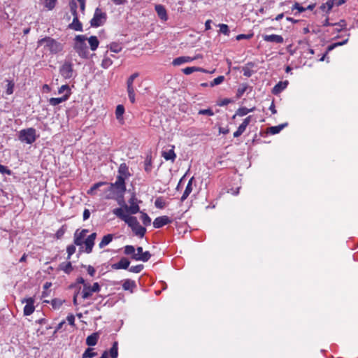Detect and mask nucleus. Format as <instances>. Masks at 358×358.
Returning <instances> with one entry per match:
<instances>
[{"label": "nucleus", "mask_w": 358, "mask_h": 358, "mask_svg": "<svg viewBox=\"0 0 358 358\" xmlns=\"http://www.w3.org/2000/svg\"><path fill=\"white\" fill-rule=\"evenodd\" d=\"M118 356V343L115 341L109 350L103 352L100 358H117Z\"/></svg>", "instance_id": "9b49d317"}, {"label": "nucleus", "mask_w": 358, "mask_h": 358, "mask_svg": "<svg viewBox=\"0 0 358 358\" xmlns=\"http://www.w3.org/2000/svg\"><path fill=\"white\" fill-rule=\"evenodd\" d=\"M193 180H194L193 177L189 180L187 185L186 186V188L183 192V194L181 196L182 201H184L188 197V196L190 194V193L192 192Z\"/></svg>", "instance_id": "cd10ccee"}, {"label": "nucleus", "mask_w": 358, "mask_h": 358, "mask_svg": "<svg viewBox=\"0 0 358 358\" xmlns=\"http://www.w3.org/2000/svg\"><path fill=\"white\" fill-rule=\"evenodd\" d=\"M136 287V283L133 280L126 279L123 280L122 288L124 290L129 291L130 293H134Z\"/></svg>", "instance_id": "aec40b11"}, {"label": "nucleus", "mask_w": 358, "mask_h": 358, "mask_svg": "<svg viewBox=\"0 0 358 358\" xmlns=\"http://www.w3.org/2000/svg\"><path fill=\"white\" fill-rule=\"evenodd\" d=\"M129 203H130V206H128L127 205H125L124 208H125V210L129 213L130 214H136L137 213L139 212L140 210V208L138 206V204L137 203V199L136 196H132L129 201Z\"/></svg>", "instance_id": "ddd939ff"}, {"label": "nucleus", "mask_w": 358, "mask_h": 358, "mask_svg": "<svg viewBox=\"0 0 358 358\" xmlns=\"http://www.w3.org/2000/svg\"><path fill=\"white\" fill-rule=\"evenodd\" d=\"M76 245H69L66 248V252L68 254L67 259H70L72 255H73L76 252Z\"/></svg>", "instance_id": "4d7b16f0"}, {"label": "nucleus", "mask_w": 358, "mask_h": 358, "mask_svg": "<svg viewBox=\"0 0 358 358\" xmlns=\"http://www.w3.org/2000/svg\"><path fill=\"white\" fill-rule=\"evenodd\" d=\"M287 125V124L285 123L278 126L271 127L268 128V132L271 133V134H278Z\"/></svg>", "instance_id": "58836bf2"}, {"label": "nucleus", "mask_w": 358, "mask_h": 358, "mask_svg": "<svg viewBox=\"0 0 358 358\" xmlns=\"http://www.w3.org/2000/svg\"><path fill=\"white\" fill-rule=\"evenodd\" d=\"M224 80V76H220L218 77H217L216 78H215L210 83V87H214L215 85H218L221 83H222Z\"/></svg>", "instance_id": "3c124183"}, {"label": "nucleus", "mask_w": 358, "mask_h": 358, "mask_svg": "<svg viewBox=\"0 0 358 358\" xmlns=\"http://www.w3.org/2000/svg\"><path fill=\"white\" fill-rule=\"evenodd\" d=\"M348 39L347 38V39H345V41H343L342 42L334 43L331 44L330 45H329L327 47L326 53L322 56V57L320 60V61H324L327 54L329 52H330L332 50H334L336 47H338V46L343 45L345 44L348 42Z\"/></svg>", "instance_id": "2f4dec72"}, {"label": "nucleus", "mask_w": 358, "mask_h": 358, "mask_svg": "<svg viewBox=\"0 0 358 358\" xmlns=\"http://www.w3.org/2000/svg\"><path fill=\"white\" fill-rule=\"evenodd\" d=\"M0 173L2 174L11 175V171L8 169L6 166L0 164Z\"/></svg>", "instance_id": "338daca9"}, {"label": "nucleus", "mask_w": 358, "mask_h": 358, "mask_svg": "<svg viewBox=\"0 0 358 358\" xmlns=\"http://www.w3.org/2000/svg\"><path fill=\"white\" fill-rule=\"evenodd\" d=\"M248 85L247 84H242L237 90L236 92V98H241L243 94L246 92Z\"/></svg>", "instance_id": "79ce46f5"}, {"label": "nucleus", "mask_w": 358, "mask_h": 358, "mask_svg": "<svg viewBox=\"0 0 358 358\" xmlns=\"http://www.w3.org/2000/svg\"><path fill=\"white\" fill-rule=\"evenodd\" d=\"M139 76L138 73H134L132 75H131L127 80V85H134V80L138 78Z\"/></svg>", "instance_id": "680f3d73"}, {"label": "nucleus", "mask_w": 358, "mask_h": 358, "mask_svg": "<svg viewBox=\"0 0 358 358\" xmlns=\"http://www.w3.org/2000/svg\"><path fill=\"white\" fill-rule=\"evenodd\" d=\"M87 38L85 35H78L74 38L73 48L80 57L87 58L89 55L88 48L85 41Z\"/></svg>", "instance_id": "7ed1b4c3"}, {"label": "nucleus", "mask_w": 358, "mask_h": 358, "mask_svg": "<svg viewBox=\"0 0 358 358\" xmlns=\"http://www.w3.org/2000/svg\"><path fill=\"white\" fill-rule=\"evenodd\" d=\"M110 185H113V188L121 194L126 191L125 178L124 177L117 176L115 182L110 183Z\"/></svg>", "instance_id": "dca6fc26"}, {"label": "nucleus", "mask_w": 358, "mask_h": 358, "mask_svg": "<svg viewBox=\"0 0 358 358\" xmlns=\"http://www.w3.org/2000/svg\"><path fill=\"white\" fill-rule=\"evenodd\" d=\"M143 268H144V266L143 264H138V265L133 266L130 267L129 268V271L132 273H139L140 272L142 271Z\"/></svg>", "instance_id": "6e6d98bb"}, {"label": "nucleus", "mask_w": 358, "mask_h": 358, "mask_svg": "<svg viewBox=\"0 0 358 358\" xmlns=\"http://www.w3.org/2000/svg\"><path fill=\"white\" fill-rule=\"evenodd\" d=\"M104 198L106 199H113L115 196V190L113 188V185H111L110 184L108 185V187L104 190Z\"/></svg>", "instance_id": "7c9ffc66"}, {"label": "nucleus", "mask_w": 358, "mask_h": 358, "mask_svg": "<svg viewBox=\"0 0 358 358\" xmlns=\"http://www.w3.org/2000/svg\"><path fill=\"white\" fill-rule=\"evenodd\" d=\"M135 251L136 249L133 245H128L124 248V253L126 255H131V259L134 260L146 262L151 257V254L148 251H145L142 256H139L138 254H136Z\"/></svg>", "instance_id": "0eeeda50"}, {"label": "nucleus", "mask_w": 358, "mask_h": 358, "mask_svg": "<svg viewBox=\"0 0 358 358\" xmlns=\"http://www.w3.org/2000/svg\"><path fill=\"white\" fill-rule=\"evenodd\" d=\"M96 233L94 232L89 235L86 239L83 241V245L80 247V252H85L87 254H90L92 252L93 247L94 245V241L96 238Z\"/></svg>", "instance_id": "6e6552de"}, {"label": "nucleus", "mask_w": 358, "mask_h": 358, "mask_svg": "<svg viewBox=\"0 0 358 358\" xmlns=\"http://www.w3.org/2000/svg\"><path fill=\"white\" fill-rule=\"evenodd\" d=\"M68 99H69V94H65L62 97L50 98L48 101L51 106H57V105L66 101Z\"/></svg>", "instance_id": "5701e85b"}, {"label": "nucleus", "mask_w": 358, "mask_h": 358, "mask_svg": "<svg viewBox=\"0 0 358 358\" xmlns=\"http://www.w3.org/2000/svg\"><path fill=\"white\" fill-rule=\"evenodd\" d=\"M69 28L76 31H83V24L79 21L78 17H73V22L69 24Z\"/></svg>", "instance_id": "c85d7f7f"}, {"label": "nucleus", "mask_w": 358, "mask_h": 358, "mask_svg": "<svg viewBox=\"0 0 358 358\" xmlns=\"http://www.w3.org/2000/svg\"><path fill=\"white\" fill-rule=\"evenodd\" d=\"M203 70L201 68L199 67H195V66H191V67H186L182 69V72L185 75H189L194 72L196 71H203Z\"/></svg>", "instance_id": "ea45409f"}, {"label": "nucleus", "mask_w": 358, "mask_h": 358, "mask_svg": "<svg viewBox=\"0 0 358 358\" xmlns=\"http://www.w3.org/2000/svg\"><path fill=\"white\" fill-rule=\"evenodd\" d=\"M61 75L66 79L71 78L73 76V65L70 62L64 63L60 69Z\"/></svg>", "instance_id": "4468645a"}, {"label": "nucleus", "mask_w": 358, "mask_h": 358, "mask_svg": "<svg viewBox=\"0 0 358 358\" xmlns=\"http://www.w3.org/2000/svg\"><path fill=\"white\" fill-rule=\"evenodd\" d=\"M294 9H296L299 13H302L306 10V8L300 6V4L297 2H296L292 7V10Z\"/></svg>", "instance_id": "774afa93"}, {"label": "nucleus", "mask_w": 358, "mask_h": 358, "mask_svg": "<svg viewBox=\"0 0 358 358\" xmlns=\"http://www.w3.org/2000/svg\"><path fill=\"white\" fill-rule=\"evenodd\" d=\"M127 90L129 101L134 103L135 102V87L134 85H127Z\"/></svg>", "instance_id": "c9c22d12"}, {"label": "nucleus", "mask_w": 358, "mask_h": 358, "mask_svg": "<svg viewBox=\"0 0 358 358\" xmlns=\"http://www.w3.org/2000/svg\"><path fill=\"white\" fill-rule=\"evenodd\" d=\"M57 0H41V4L48 10H52L56 4Z\"/></svg>", "instance_id": "4c0bfd02"}, {"label": "nucleus", "mask_w": 358, "mask_h": 358, "mask_svg": "<svg viewBox=\"0 0 358 358\" xmlns=\"http://www.w3.org/2000/svg\"><path fill=\"white\" fill-rule=\"evenodd\" d=\"M34 302H35V300L33 297H29L27 299H23L22 300V303H26V305L24 307V310H23V313H24V315L28 316V315H31L34 313V311L35 310Z\"/></svg>", "instance_id": "9d476101"}, {"label": "nucleus", "mask_w": 358, "mask_h": 358, "mask_svg": "<svg viewBox=\"0 0 358 358\" xmlns=\"http://www.w3.org/2000/svg\"><path fill=\"white\" fill-rule=\"evenodd\" d=\"M59 269L63 271L66 274H70L73 270V266L71 262H62L59 265Z\"/></svg>", "instance_id": "393cba45"}, {"label": "nucleus", "mask_w": 358, "mask_h": 358, "mask_svg": "<svg viewBox=\"0 0 358 358\" xmlns=\"http://www.w3.org/2000/svg\"><path fill=\"white\" fill-rule=\"evenodd\" d=\"M89 282H87L85 281V280L83 278V277H78L77 279H76V283L72 285L73 287H75L76 289H78V287H81L80 285H83V287H85V285H88Z\"/></svg>", "instance_id": "a18cd8bd"}, {"label": "nucleus", "mask_w": 358, "mask_h": 358, "mask_svg": "<svg viewBox=\"0 0 358 358\" xmlns=\"http://www.w3.org/2000/svg\"><path fill=\"white\" fill-rule=\"evenodd\" d=\"M113 213L118 218L123 220L125 223H127L136 236L140 238H143L145 236L146 233V229L140 224L136 217L129 216L125 214L124 210L122 208H117L113 209Z\"/></svg>", "instance_id": "f257e3e1"}, {"label": "nucleus", "mask_w": 358, "mask_h": 358, "mask_svg": "<svg viewBox=\"0 0 358 358\" xmlns=\"http://www.w3.org/2000/svg\"><path fill=\"white\" fill-rule=\"evenodd\" d=\"M14 83L10 80H8V85L6 88V94L10 95L13 93V89H14Z\"/></svg>", "instance_id": "052dcab7"}, {"label": "nucleus", "mask_w": 358, "mask_h": 358, "mask_svg": "<svg viewBox=\"0 0 358 358\" xmlns=\"http://www.w3.org/2000/svg\"><path fill=\"white\" fill-rule=\"evenodd\" d=\"M253 34H239L236 36V38L237 41H241L243 39H250L252 37Z\"/></svg>", "instance_id": "69168bd1"}, {"label": "nucleus", "mask_w": 358, "mask_h": 358, "mask_svg": "<svg viewBox=\"0 0 358 358\" xmlns=\"http://www.w3.org/2000/svg\"><path fill=\"white\" fill-rule=\"evenodd\" d=\"M346 1L347 0H329L325 3H323L320 6V8L324 11L329 12L333 7L341 6L345 3Z\"/></svg>", "instance_id": "f8f14e48"}, {"label": "nucleus", "mask_w": 358, "mask_h": 358, "mask_svg": "<svg viewBox=\"0 0 358 358\" xmlns=\"http://www.w3.org/2000/svg\"><path fill=\"white\" fill-rule=\"evenodd\" d=\"M97 355V353L93 351L92 348H87L85 350L82 355V358H92Z\"/></svg>", "instance_id": "a19ab883"}, {"label": "nucleus", "mask_w": 358, "mask_h": 358, "mask_svg": "<svg viewBox=\"0 0 358 358\" xmlns=\"http://www.w3.org/2000/svg\"><path fill=\"white\" fill-rule=\"evenodd\" d=\"M246 127H247L245 125V124L241 123L238 129L234 133V137L237 138L242 135L243 133L245 131Z\"/></svg>", "instance_id": "de8ad7c7"}, {"label": "nucleus", "mask_w": 358, "mask_h": 358, "mask_svg": "<svg viewBox=\"0 0 358 358\" xmlns=\"http://www.w3.org/2000/svg\"><path fill=\"white\" fill-rule=\"evenodd\" d=\"M288 85V81H280L275 87L273 88L272 92L274 94H280L282 90H284Z\"/></svg>", "instance_id": "b1692460"}, {"label": "nucleus", "mask_w": 358, "mask_h": 358, "mask_svg": "<svg viewBox=\"0 0 358 358\" xmlns=\"http://www.w3.org/2000/svg\"><path fill=\"white\" fill-rule=\"evenodd\" d=\"M119 176L124 177V178H128L130 176V173L129 171V167L125 163H122L120 164L119 169H118Z\"/></svg>", "instance_id": "bb28decb"}, {"label": "nucleus", "mask_w": 358, "mask_h": 358, "mask_svg": "<svg viewBox=\"0 0 358 358\" xmlns=\"http://www.w3.org/2000/svg\"><path fill=\"white\" fill-rule=\"evenodd\" d=\"M170 148L164 149L162 151V157H164L166 160H171L173 162L175 161L176 158V154L174 151V145H169Z\"/></svg>", "instance_id": "2eb2a0df"}, {"label": "nucleus", "mask_w": 358, "mask_h": 358, "mask_svg": "<svg viewBox=\"0 0 358 358\" xmlns=\"http://www.w3.org/2000/svg\"><path fill=\"white\" fill-rule=\"evenodd\" d=\"M141 220L145 226H148L151 224V218L145 213L141 212Z\"/></svg>", "instance_id": "37998d69"}, {"label": "nucleus", "mask_w": 358, "mask_h": 358, "mask_svg": "<svg viewBox=\"0 0 358 358\" xmlns=\"http://www.w3.org/2000/svg\"><path fill=\"white\" fill-rule=\"evenodd\" d=\"M129 264L130 262L127 258L122 257L118 262L112 264L111 267L115 270L127 269L128 268Z\"/></svg>", "instance_id": "a211bd4d"}, {"label": "nucleus", "mask_w": 358, "mask_h": 358, "mask_svg": "<svg viewBox=\"0 0 358 358\" xmlns=\"http://www.w3.org/2000/svg\"><path fill=\"white\" fill-rule=\"evenodd\" d=\"M155 205L157 208L162 209L166 207V202L162 198L159 197L155 200Z\"/></svg>", "instance_id": "09e8293b"}, {"label": "nucleus", "mask_w": 358, "mask_h": 358, "mask_svg": "<svg viewBox=\"0 0 358 358\" xmlns=\"http://www.w3.org/2000/svg\"><path fill=\"white\" fill-rule=\"evenodd\" d=\"M124 113V108L122 105H118L116 107L115 110V115L117 120H120L122 118V115Z\"/></svg>", "instance_id": "c03bdc74"}, {"label": "nucleus", "mask_w": 358, "mask_h": 358, "mask_svg": "<svg viewBox=\"0 0 358 358\" xmlns=\"http://www.w3.org/2000/svg\"><path fill=\"white\" fill-rule=\"evenodd\" d=\"M171 222V220L168 216H160L155 218L153 222V227L156 229H159Z\"/></svg>", "instance_id": "f3484780"}, {"label": "nucleus", "mask_w": 358, "mask_h": 358, "mask_svg": "<svg viewBox=\"0 0 358 358\" xmlns=\"http://www.w3.org/2000/svg\"><path fill=\"white\" fill-rule=\"evenodd\" d=\"M155 10L159 16V17L163 20L166 21L168 19L166 10L164 6L162 5H156L155 6Z\"/></svg>", "instance_id": "412c9836"}, {"label": "nucleus", "mask_w": 358, "mask_h": 358, "mask_svg": "<svg viewBox=\"0 0 358 358\" xmlns=\"http://www.w3.org/2000/svg\"><path fill=\"white\" fill-rule=\"evenodd\" d=\"M262 38L266 42L275 43H282L284 42L282 36L277 34L263 35Z\"/></svg>", "instance_id": "6ab92c4d"}, {"label": "nucleus", "mask_w": 358, "mask_h": 358, "mask_svg": "<svg viewBox=\"0 0 358 358\" xmlns=\"http://www.w3.org/2000/svg\"><path fill=\"white\" fill-rule=\"evenodd\" d=\"M219 27H220V32L226 35V36H229V34H230V31H229V27L227 24H220L219 25Z\"/></svg>", "instance_id": "8fccbe9b"}, {"label": "nucleus", "mask_w": 358, "mask_h": 358, "mask_svg": "<svg viewBox=\"0 0 358 358\" xmlns=\"http://www.w3.org/2000/svg\"><path fill=\"white\" fill-rule=\"evenodd\" d=\"M99 338V333H97V332L93 333L87 337L86 344L88 346H94L97 343Z\"/></svg>", "instance_id": "4be33fe9"}, {"label": "nucleus", "mask_w": 358, "mask_h": 358, "mask_svg": "<svg viewBox=\"0 0 358 358\" xmlns=\"http://www.w3.org/2000/svg\"><path fill=\"white\" fill-rule=\"evenodd\" d=\"M38 46L44 45V48L52 54H57L63 50V45L51 37H45L38 41Z\"/></svg>", "instance_id": "f03ea898"}, {"label": "nucleus", "mask_w": 358, "mask_h": 358, "mask_svg": "<svg viewBox=\"0 0 358 358\" xmlns=\"http://www.w3.org/2000/svg\"><path fill=\"white\" fill-rule=\"evenodd\" d=\"M107 14L102 8L98 7L95 9L94 16L90 20V24L93 27H99L105 24L107 20Z\"/></svg>", "instance_id": "39448f33"}, {"label": "nucleus", "mask_w": 358, "mask_h": 358, "mask_svg": "<svg viewBox=\"0 0 358 358\" xmlns=\"http://www.w3.org/2000/svg\"><path fill=\"white\" fill-rule=\"evenodd\" d=\"M255 110V108H247L245 107H241V108H239L235 115L233 116V118H235V117L236 115L238 116H241V117H243V116H245L248 113H250V112H252L253 110Z\"/></svg>", "instance_id": "72a5a7b5"}, {"label": "nucleus", "mask_w": 358, "mask_h": 358, "mask_svg": "<svg viewBox=\"0 0 358 358\" xmlns=\"http://www.w3.org/2000/svg\"><path fill=\"white\" fill-rule=\"evenodd\" d=\"M101 290V286L98 282H94L92 285L90 283L85 285L84 287H80V297L83 300L90 299L92 298L94 293H98Z\"/></svg>", "instance_id": "423d86ee"}, {"label": "nucleus", "mask_w": 358, "mask_h": 358, "mask_svg": "<svg viewBox=\"0 0 358 358\" xmlns=\"http://www.w3.org/2000/svg\"><path fill=\"white\" fill-rule=\"evenodd\" d=\"M89 42L90 49L92 51H94L97 49L99 42L96 36H92L89 38L87 39Z\"/></svg>", "instance_id": "473e14b6"}, {"label": "nucleus", "mask_w": 358, "mask_h": 358, "mask_svg": "<svg viewBox=\"0 0 358 358\" xmlns=\"http://www.w3.org/2000/svg\"><path fill=\"white\" fill-rule=\"evenodd\" d=\"M113 239V234H108L102 238V240L99 244L100 248H103L108 245Z\"/></svg>", "instance_id": "c756f323"}, {"label": "nucleus", "mask_w": 358, "mask_h": 358, "mask_svg": "<svg viewBox=\"0 0 358 358\" xmlns=\"http://www.w3.org/2000/svg\"><path fill=\"white\" fill-rule=\"evenodd\" d=\"M80 287H78V289H76L74 294H73V303L74 306H78L79 304L78 298L79 295L80 296Z\"/></svg>", "instance_id": "bf43d9fd"}, {"label": "nucleus", "mask_w": 358, "mask_h": 358, "mask_svg": "<svg viewBox=\"0 0 358 358\" xmlns=\"http://www.w3.org/2000/svg\"><path fill=\"white\" fill-rule=\"evenodd\" d=\"M144 169L147 173L152 171V160L151 158L147 157L144 162Z\"/></svg>", "instance_id": "603ef678"}, {"label": "nucleus", "mask_w": 358, "mask_h": 358, "mask_svg": "<svg viewBox=\"0 0 358 358\" xmlns=\"http://www.w3.org/2000/svg\"><path fill=\"white\" fill-rule=\"evenodd\" d=\"M64 92H66L65 94H69V97L71 95V90L68 85H62L58 90L59 94H62Z\"/></svg>", "instance_id": "13d9d810"}, {"label": "nucleus", "mask_w": 358, "mask_h": 358, "mask_svg": "<svg viewBox=\"0 0 358 358\" xmlns=\"http://www.w3.org/2000/svg\"><path fill=\"white\" fill-rule=\"evenodd\" d=\"M108 48L110 50L115 53H118L122 51V45L121 43L113 42L109 45Z\"/></svg>", "instance_id": "e433bc0d"}, {"label": "nucleus", "mask_w": 358, "mask_h": 358, "mask_svg": "<svg viewBox=\"0 0 358 358\" xmlns=\"http://www.w3.org/2000/svg\"><path fill=\"white\" fill-rule=\"evenodd\" d=\"M113 64V61L110 58L105 57L101 62V66L104 69H108Z\"/></svg>", "instance_id": "864d4df0"}, {"label": "nucleus", "mask_w": 358, "mask_h": 358, "mask_svg": "<svg viewBox=\"0 0 358 358\" xmlns=\"http://www.w3.org/2000/svg\"><path fill=\"white\" fill-rule=\"evenodd\" d=\"M69 6H70L71 12L73 17H78V13H77V8H78L77 3L76 1H74L73 0H72L70 2Z\"/></svg>", "instance_id": "49530a36"}, {"label": "nucleus", "mask_w": 358, "mask_h": 358, "mask_svg": "<svg viewBox=\"0 0 358 358\" xmlns=\"http://www.w3.org/2000/svg\"><path fill=\"white\" fill-rule=\"evenodd\" d=\"M66 231V227L65 225H63L60 229H59L56 234H55V237L57 239H61L64 234H65Z\"/></svg>", "instance_id": "5fc2aeb1"}, {"label": "nucleus", "mask_w": 358, "mask_h": 358, "mask_svg": "<svg viewBox=\"0 0 358 358\" xmlns=\"http://www.w3.org/2000/svg\"><path fill=\"white\" fill-rule=\"evenodd\" d=\"M194 58L190 57H179L173 59V64L174 66H179L184 63H187L193 61Z\"/></svg>", "instance_id": "a878e982"}, {"label": "nucleus", "mask_w": 358, "mask_h": 358, "mask_svg": "<svg viewBox=\"0 0 358 358\" xmlns=\"http://www.w3.org/2000/svg\"><path fill=\"white\" fill-rule=\"evenodd\" d=\"M107 185L106 182H99L94 184L91 188L87 190V194L90 195H94L96 194V191L103 185Z\"/></svg>", "instance_id": "f704fd0d"}, {"label": "nucleus", "mask_w": 358, "mask_h": 358, "mask_svg": "<svg viewBox=\"0 0 358 358\" xmlns=\"http://www.w3.org/2000/svg\"><path fill=\"white\" fill-rule=\"evenodd\" d=\"M36 131L34 128L22 129L19 133V140L27 144H32L37 138Z\"/></svg>", "instance_id": "20e7f679"}, {"label": "nucleus", "mask_w": 358, "mask_h": 358, "mask_svg": "<svg viewBox=\"0 0 358 358\" xmlns=\"http://www.w3.org/2000/svg\"><path fill=\"white\" fill-rule=\"evenodd\" d=\"M89 232L88 229H83L82 230L77 229L73 236V243L77 246H82L83 241L87 238V234Z\"/></svg>", "instance_id": "1a4fd4ad"}, {"label": "nucleus", "mask_w": 358, "mask_h": 358, "mask_svg": "<svg viewBox=\"0 0 358 358\" xmlns=\"http://www.w3.org/2000/svg\"><path fill=\"white\" fill-rule=\"evenodd\" d=\"M199 115H209L213 116L214 115L213 111L208 108V109H201L199 111Z\"/></svg>", "instance_id": "0e129e2a"}, {"label": "nucleus", "mask_w": 358, "mask_h": 358, "mask_svg": "<svg viewBox=\"0 0 358 358\" xmlns=\"http://www.w3.org/2000/svg\"><path fill=\"white\" fill-rule=\"evenodd\" d=\"M82 266L84 267V268H86L88 274L91 277L94 276V275L96 273V270H95V268L92 266H90V265H88V266L83 265Z\"/></svg>", "instance_id": "e2e57ef3"}]
</instances>
